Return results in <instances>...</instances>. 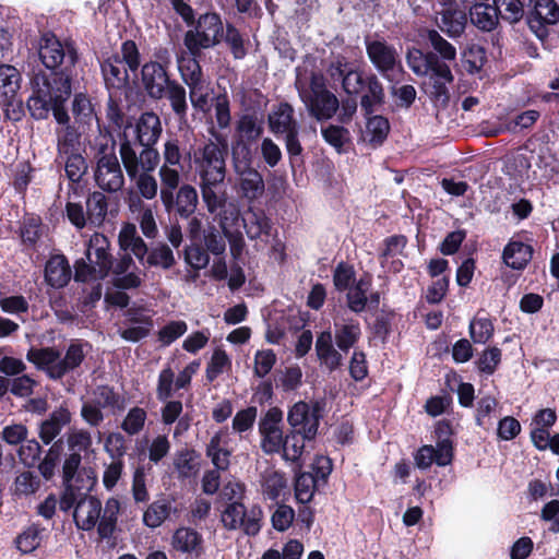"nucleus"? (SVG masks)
Instances as JSON below:
<instances>
[{
  "label": "nucleus",
  "mask_w": 559,
  "mask_h": 559,
  "mask_svg": "<svg viewBox=\"0 0 559 559\" xmlns=\"http://www.w3.org/2000/svg\"><path fill=\"white\" fill-rule=\"evenodd\" d=\"M71 94L70 80L67 76L55 74L47 78L37 74L33 80V92L27 99V108L34 119L43 120L52 112L59 124L70 121L66 103Z\"/></svg>",
  "instance_id": "nucleus-1"
},
{
  "label": "nucleus",
  "mask_w": 559,
  "mask_h": 559,
  "mask_svg": "<svg viewBox=\"0 0 559 559\" xmlns=\"http://www.w3.org/2000/svg\"><path fill=\"white\" fill-rule=\"evenodd\" d=\"M109 249L110 242L105 235L97 231L91 235L85 243V257L75 262V281L88 283L104 280L112 265Z\"/></svg>",
  "instance_id": "nucleus-2"
},
{
  "label": "nucleus",
  "mask_w": 559,
  "mask_h": 559,
  "mask_svg": "<svg viewBox=\"0 0 559 559\" xmlns=\"http://www.w3.org/2000/svg\"><path fill=\"white\" fill-rule=\"evenodd\" d=\"M233 168L241 192V195L253 201L264 193V180L262 175L251 166L250 148L238 142L233 147Z\"/></svg>",
  "instance_id": "nucleus-3"
},
{
  "label": "nucleus",
  "mask_w": 559,
  "mask_h": 559,
  "mask_svg": "<svg viewBox=\"0 0 559 559\" xmlns=\"http://www.w3.org/2000/svg\"><path fill=\"white\" fill-rule=\"evenodd\" d=\"M216 142H209L194 155V163L201 182L219 185L226 176L225 154L227 150L226 139L215 136Z\"/></svg>",
  "instance_id": "nucleus-4"
},
{
  "label": "nucleus",
  "mask_w": 559,
  "mask_h": 559,
  "mask_svg": "<svg viewBox=\"0 0 559 559\" xmlns=\"http://www.w3.org/2000/svg\"><path fill=\"white\" fill-rule=\"evenodd\" d=\"M299 96L310 116L318 121L331 119L340 107L337 97L326 90L321 74H312L310 87L300 90Z\"/></svg>",
  "instance_id": "nucleus-5"
},
{
  "label": "nucleus",
  "mask_w": 559,
  "mask_h": 559,
  "mask_svg": "<svg viewBox=\"0 0 559 559\" xmlns=\"http://www.w3.org/2000/svg\"><path fill=\"white\" fill-rule=\"evenodd\" d=\"M223 33L221 19L215 13L201 15L193 29L185 35V46L192 56H199L203 49L213 47L218 43Z\"/></svg>",
  "instance_id": "nucleus-6"
},
{
  "label": "nucleus",
  "mask_w": 559,
  "mask_h": 559,
  "mask_svg": "<svg viewBox=\"0 0 559 559\" xmlns=\"http://www.w3.org/2000/svg\"><path fill=\"white\" fill-rule=\"evenodd\" d=\"M108 142L109 139L107 136H102V156L97 159L94 177L100 189L116 192L122 188L124 178L114 147H111L110 152H107Z\"/></svg>",
  "instance_id": "nucleus-7"
},
{
  "label": "nucleus",
  "mask_w": 559,
  "mask_h": 559,
  "mask_svg": "<svg viewBox=\"0 0 559 559\" xmlns=\"http://www.w3.org/2000/svg\"><path fill=\"white\" fill-rule=\"evenodd\" d=\"M262 510L252 507L247 510L241 502L227 503L222 511L221 522L229 531L241 528L247 535H257L261 530Z\"/></svg>",
  "instance_id": "nucleus-8"
},
{
  "label": "nucleus",
  "mask_w": 559,
  "mask_h": 559,
  "mask_svg": "<svg viewBox=\"0 0 559 559\" xmlns=\"http://www.w3.org/2000/svg\"><path fill=\"white\" fill-rule=\"evenodd\" d=\"M119 153L130 179L154 171L159 163V154L156 150L144 147L138 154L128 140L121 142Z\"/></svg>",
  "instance_id": "nucleus-9"
},
{
  "label": "nucleus",
  "mask_w": 559,
  "mask_h": 559,
  "mask_svg": "<svg viewBox=\"0 0 559 559\" xmlns=\"http://www.w3.org/2000/svg\"><path fill=\"white\" fill-rule=\"evenodd\" d=\"M283 412L277 407L270 408L259 421L261 436L260 447L265 454L280 453L283 448L282 430Z\"/></svg>",
  "instance_id": "nucleus-10"
},
{
  "label": "nucleus",
  "mask_w": 559,
  "mask_h": 559,
  "mask_svg": "<svg viewBox=\"0 0 559 559\" xmlns=\"http://www.w3.org/2000/svg\"><path fill=\"white\" fill-rule=\"evenodd\" d=\"M320 413L321 407L318 402H297L289 409L287 420L292 428L305 438H314L321 417Z\"/></svg>",
  "instance_id": "nucleus-11"
},
{
  "label": "nucleus",
  "mask_w": 559,
  "mask_h": 559,
  "mask_svg": "<svg viewBox=\"0 0 559 559\" xmlns=\"http://www.w3.org/2000/svg\"><path fill=\"white\" fill-rule=\"evenodd\" d=\"M559 22V5L554 0H535L527 23L539 39L548 36L549 26Z\"/></svg>",
  "instance_id": "nucleus-12"
},
{
  "label": "nucleus",
  "mask_w": 559,
  "mask_h": 559,
  "mask_svg": "<svg viewBox=\"0 0 559 559\" xmlns=\"http://www.w3.org/2000/svg\"><path fill=\"white\" fill-rule=\"evenodd\" d=\"M466 10L459 0L442 4L437 12L438 27L450 37L460 36L466 26Z\"/></svg>",
  "instance_id": "nucleus-13"
},
{
  "label": "nucleus",
  "mask_w": 559,
  "mask_h": 559,
  "mask_svg": "<svg viewBox=\"0 0 559 559\" xmlns=\"http://www.w3.org/2000/svg\"><path fill=\"white\" fill-rule=\"evenodd\" d=\"M39 57L48 69H55L62 63L64 59L71 64L76 60L75 52L72 47L67 50L62 44L53 35H45L41 38L39 47Z\"/></svg>",
  "instance_id": "nucleus-14"
},
{
  "label": "nucleus",
  "mask_w": 559,
  "mask_h": 559,
  "mask_svg": "<svg viewBox=\"0 0 559 559\" xmlns=\"http://www.w3.org/2000/svg\"><path fill=\"white\" fill-rule=\"evenodd\" d=\"M141 80L150 97L159 99L170 83L166 70L155 61L146 62L141 70Z\"/></svg>",
  "instance_id": "nucleus-15"
},
{
  "label": "nucleus",
  "mask_w": 559,
  "mask_h": 559,
  "mask_svg": "<svg viewBox=\"0 0 559 559\" xmlns=\"http://www.w3.org/2000/svg\"><path fill=\"white\" fill-rule=\"evenodd\" d=\"M102 512V502L93 496H83L80 498L74 508V522L78 528L91 531L95 527Z\"/></svg>",
  "instance_id": "nucleus-16"
},
{
  "label": "nucleus",
  "mask_w": 559,
  "mask_h": 559,
  "mask_svg": "<svg viewBox=\"0 0 559 559\" xmlns=\"http://www.w3.org/2000/svg\"><path fill=\"white\" fill-rule=\"evenodd\" d=\"M335 342L340 350L348 352L359 340L361 330L359 323L346 316L345 312H338L334 317Z\"/></svg>",
  "instance_id": "nucleus-17"
},
{
  "label": "nucleus",
  "mask_w": 559,
  "mask_h": 559,
  "mask_svg": "<svg viewBox=\"0 0 559 559\" xmlns=\"http://www.w3.org/2000/svg\"><path fill=\"white\" fill-rule=\"evenodd\" d=\"M366 49L372 64L383 74L393 70L397 63L396 49L383 40H369L366 44Z\"/></svg>",
  "instance_id": "nucleus-18"
},
{
  "label": "nucleus",
  "mask_w": 559,
  "mask_h": 559,
  "mask_svg": "<svg viewBox=\"0 0 559 559\" xmlns=\"http://www.w3.org/2000/svg\"><path fill=\"white\" fill-rule=\"evenodd\" d=\"M135 264L130 254H123L111 265L114 285L121 289L138 288L142 284L140 273L135 272Z\"/></svg>",
  "instance_id": "nucleus-19"
},
{
  "label": "nucleus",
  "mask_w": 559,
  "mask_h": 559,
  "mask_svg": "<svg viewBox=\"0 0 559 559\" xmlns=\"http://www.w3.org/2000/svg\"><path fill=\"white\" fill-rule=\"evenodd\" d=\"M555 411L545 408L539 411L532 420L531 439L539 450H546L549 445V429L556 423Z\"/></svg>",
  "instance_id": "nucleus-20"
},
{
  "label": "nucleus",
  "mask_w": 559,
  "mask_h": 559,
  "mask_svg": "<svg viewBox=\"0 0 559 559\" xmlns=\"http://www.w3.org/2000/svg\"><path fill=\"white\" fill-rule=\"evenodd\" d=\"M228 443L229 432L227 430H219L213 435L207 444L206 454L217 471H226L229 466L231 451L228 448Z\"/></svg>",
  "instance_id": "nucleus-21"
},
{
  "label": "nucleus",
  "mask_w": 559,
  "mask_h": 559,
  "mask_svg": "<svg viewBox=\"0 0 559 559\" xmlns=\"http://www.w3.org/2000/svg\"><path fill=\"white\" fill-rule=\"evenodd\" d=\"M269 127L275 134H287L299 129L294 119V108L287 103L274 106L269 114Z\"/></svg>",
  "instance_id": "nucleus-22"
},
{
  "label": "nucleus",
  "mask_w": 559,
  "mask_h": 559,
  "mask_svg": "<svg viewBox=\"0 0 559 559\" xmlns=\"http://www.w3.org/2000/svg\"><path fill=\"white\" fill-rule=\"evenodd\" d=\"M71 413L67 407L60 406L55 409L49 417L39 426V438L45 444H49L58 437L67 425L71 423Z\"/></svg>",
  "instance_id": "nucleus-23"
},
{
  "label": "nucleus",
  "mask_w": 559,
  "mask_h": 559,
  "mask_svg": "<svg viewBox=\"0 0 559 559\" xmlns=\"http://www.w3.org/2000/svg\"><path fill=\"white\" fill-rule=\"evenodd\" d=\"M102 72L107 87L120 90L129 82L128 69L119 55H112L102 63Z\"/></svg>",
  "instance_id": "nucleus-24"
},
{
  "label": "nucleus",
  "mask_w": 559,
  "mask_h": 559,
  "mask_svg": "<svg viewBox=\"0 0 559 559\" xmlns=\"http://www.w3.org/2000/svg\"><path fill=\"white\" fill-rule=\"evenodd\" d=\"M453 453L449 452V447L441 445L439 448L433 445H423L415 454L416 466L420 469L429 468L433 463L439 466H447L451 464Z\"/></svg>",
  "instance_id": "nucleus-25"
},
{
  "label": "nucleus",
  "mask_w": 559,
  "mask_h": 559,
  "mask_svg": "<svg viewBox=\"0 0 559 559\" xmlns=\"http://www.w3.org/2000/svg\"><path fill=\"white\" fill-rule=\"evenodd\" d=\"M202 536L193 528L179 527L171 537V546L175 550L199 556L202 551Z\"/></svg>",
  "instance_id": "nucleus-26"
},
{
  "label": "nucleus",
  "mask_w": 559,
  "mask_h": 559,
  "mask_svg": "<svg viewBox=\"0 0 559 559\" xmlns=\"http://www.w3.org/2000/svg\"><path fill=\"white\" fill-rule=\"evenodd\" d=\"M316 353L321 364L329 370H335L342 365L343 357L333 346L331 331H324L319 334L316 341Z\"/></svg>",
  "instance_id": "nucleus-27"
},
{
  "label": "nucleus",
  "mask_w": 559,
  "mask_h": 559,
  "mask_svg": "<svg viewBox=\"0 0 559 559\" xmlns=\"http://www.w3.org/2000/svg\"><path fill=\"white\" fill-rule=\"evenodd\" d=\"M162 133V126L157 115L144 112L136 123V134L140 144L151 147L155 144Z\"/></svg>",
  "instance_id": "nucleus-28"
},
{
  "label": "nucleus",
  "mask_w": 559,
  "mask_h": 559,
  "mask_svg": "<svg viewBox=\"0 0 559 559\" xmlns=\"http://www.w3.org/2000/svg\"><path fill=\"white\" fill-rule=\"evenodd\" d=\"M26 358L28 361L43 369L52 379H60L61 376H55L52 372L55 369L61 368L60 366V354L53 348H32L28 350Z\"/></svg>",
  "instance_id": "nucleus-29"
},
{
  "label": "nucleus",
  "mask_w": 559,
  "mask_h": 559,
  "mask_svg": "<svg viewBox=\"0 0 559 559\" xmlns=\"http://www.w3.org/2000/svg\"><path fill=\"white\" fill-rule=\"evenodd\" d=\"M433 81V94L436 97L447 95L445 85L453 81L449 66L442 62L435 53H430L429 73Z\"/></svg>",
  "instance_id": "nucleus-30"
},
{
  "label": "nucleus",
  "mask_w": 559,
  "mask_h": 559,
  "mask_svg": "<svg viewBox=\"0 0 559 559\" xmlns=\"http://www.w3.org/2000/svg\"><path fill=\"white\" fill-rule=\"evenodd\" d=\"M118 240L121 249L130 250L141 261L147 253L146 243L138 235L134 224H124L119 231Z\"/></svg>",
  "instance_id": "nucleus-31"
},
{
  "label": "nucleus",
  "mask_w": 559,
  "mask_h": 559,
  "mask_svg": "<svg viewBox=\"0 0 559 559\" xmlns=\"http://www.w3.org/2000/svg\"><path fill=\"white\" fill-rule=\"evenodd\" d=\"M246 234L250 239H258L262 235L269 234L270 221L265 213L260 209L249 207L241 218Z\"/></svg>",
  "instance_id": "nucleus-32"
},
{
  "label": "nucleus",
  "mask_w": 559,
  "mask_h": 559,
  "mask_svg": "<svg viewBox=\"0 0 559 559\" xmlns=\"http://www.w3.org/2000/svg\"><path fill=\"white\" fill-rule=\"evenodd\" d=\"M47 283L56 288L63 287L70 280V267L63 255L50 258L45 267Z\"/></svg>",
  "instance_id": "nucleus-33"
},
{
  "label": "nucleus",
  "mask_w": 559,
  "mask_h": 559,
  "mask_svg": "<svg viewBox=\"0 0 559 559\" xmlns=\"http://www.w3.org/2000/svg\"><path fill=\"white\" fill-rule=\"evenodd\" d=\"M532 254L531 246L521 241H510L503 250V261L514 270H522L531 261Z\"/></svg>",
  "instance_id": "nucleus-34"
},
{
  "label": "nucleus",
  "mask_w": 559,
  "mask_h": 559,
  "mask_svg": "<svg viewBox=\"0 0 559 559\" xmlns=\"http://www.w3.org/2000/svg\"><path fill=\"white\" fill-rule=\"evenodd\" d=\"M471 22L479 29L485 32L492 31L499 20L496 4L476 3L469 10Z\"/></svg>",
  "instance_id": "nucleus-35"
},
{
  "label": "nucleus",
  "mask_w": 559,
  "mask_h": 559,
  "mask_svg": "<svg viewBox=\"0 0 559 559\" xmlns=\"http://www.w3.org/2000/svg\"><path fill=\"white\" fill-rule=\"evenodd\" d=\"M287 480L283 473L273 467L266 468L261 475L262 493L270 500L280 498L281 493L286 489Z\"/></svg>",
  "instance_id": "nucleus-36"
},
{
  "label": "nucleus",
  "mask_w": 559,
  "mask_h": 559,
  "mask_svg": "<svg viewBox=\"0 0 559 559\" xmlns=\"http://www.w3.org/2000/svg\"><path fill=\"white\" fill-rule=\"evenodd\" d=\"M21 87V74L16 68L9 64L0 66V102L17 96Z\"/></svg>",
  "instance_id": "nucleus-37"
},
{
  "label": "nucleus",
  "mask_w": 559,
  "mask_h": 559,
  "mask_svg": "<svg viewBox=\"0 0 559 559\" xmlns=\"http://www.w3.org/2000/svg\"><path fill=\"white\" fill-rule=\"evenodd\" d=\"M131 325L120 330V336L128 342H139L145 338L153 329V320L148 316L136 317L129 312Z\"/></svg>",
  "instance_id": "nucleus-38"
},
{
  "label": "nucleus",
  "mask_w": 559,
  "mask_h": 559,
  "mask_svg": "<svg viewBox=\"0 0 559 559\" xmlns=\"http://www.w3.org/2000/svg\"><path fill=\"white\" fill-rule=\"evenodd\" d=\"M370 284V277H361L348 289L347 306L350 311L359 313L365 310Z\"/></svg>",
  "instance_id": "nucleus-39"
},
{
  "label": "nucleus",
  "mask_w": 559,
  "mask_h": 559,
  "mask_svg": "<svg viewBox=\"0 0 559 559\" xmlns=\"http://www.w3.org/2000/svg\"><path fill=\"white\" fill-rule=\"evenodd\" d=\"M107 199L102 192H93L86 201L87 223L94 227H99L107 215Z\"/></svg>",
  "instance_id": "nucleus-40"
},
{
  "label": "nucleus",
  "mask_w": 559,
  "mask_h": 559,
  "mask_svg": "<svg viewBox=\"0 0 559 559\" xmlns=\"http://www.w3.org/2000/svg\"><path fill=\"white\" fill-rule=\"evenodd\" d=\"M311 439L312 438H305L300 432L293 429L285 436L280 453H282L284 460L297 462L304 453L305 441Z\"/></svg>",
  "instance_id": "nucleus-41"
},
{
  "label": "nucleus",
  "mask_w": 559,
  "mask_h": 559,
  "mask_svg": "<svg viewBox=\"0 0 559 559\" xmlns=\"http://www.w3.org/2000/svg\"><path fill=\"white\" fill-rule=\"evenodd\" d=\"M119 509L120 502L117 499L110 498L106 501L103 516L97 526L98 534L102 538H108L112 535Z\"/></svg>",
  "instance_id": "nucleus-42"
},
{
  "label": "nucleus",
  "mask_w": 559,
  "mask_h": 559,
  "mask_svg": "<svg viewBox=\"0 0 559 559\" xmlns=\"http://www.w3.org/2000/svg\"><path fill=\"white\" fill-rule=\"evenodd\" d=\"M189 87V97L193 108L207 112L211 108L212 100V88L210 83L204 80L194 84H191Z\"/></svg>",
  "instance_id": "nucleus-43"
},
{
  "label": "nucleus",
  "mask_w": 559,
  "mask_h": 559,
  "mask_svg": "<svg viewBox=\"0 0 559 559\" xmlns=\"http://www.w3.org/2000/svg\"><path fill=\"white\" fill-rule=\"evenodd\" d=\"M45 530L38 525H31L25 528L15 540L17 549L23 554H29L37 549L44 538Z\"/></svg>",
  "instance_id": "nucleus-44"
},
{
  "label": "nucleus",
  "mask_w": 559,
  "mask_h": 559,
  "mask_svg": "<svg viewBox=\"0 0 559 559\" xmlns=\"http://www.w3.org/2000/svg\"><path fill=\"white\" fill-rule=\"evenodd\" d=\"M171 512V503L166 500H157L148 506L143 514V522L151 528L160 526Z\"/></svg>",
  "instance_id": "nucleus-45"
},
{
  "label": "nucleus",
  "mask_w": 559,
  "mask_h": 559,
  "mask_svg": "<svg viewBox=\"0 0 559 559\" xmlns=\"http://www.w3.org/2000/svg\"><path fill=\"white\" fill-rule=\"evenodd\" d=\"M72 112L75 118V123L82 127L90 126L97 119L90 98L82 93L74 96Z\"/></svg>",
  "instance_id": "nucleus-46"
},
{
  "label": "nucleus",
  "mask_w": 559,
  "mask_h": 559,
  "mask_svg": "<svg viewBox=\"0 0 559 559\" xmlns=\"http://www.w3.org/2000/svg\"><path fill=\"white\" fill-rule=\"evenodd\" d=\"M240 209L236 201H229L219 212V226L224 236H231L239 230Z\"/></svg>",
  "instance_id": "nucleus-47"
},
{
  "label": "nucleus",
  "mask_w": 559,
  "mask_h": 559,
  "mask_svg": "<svg viewBox=\"0 0 559 559\" xmlns=\"http://www.w3.org/2000/svg\"><path fill=\"white\" fill-rule=\"evenodd\" d=\"M390 130L389 121L382 116L370 117L367 121L365 140L373 145H380Z\"/></svg>",
  "instance_id": "nucleus-48"
},
{
  "label": "nucleus",
  "mask_w": 559,
  "mask_h": 559,
  "mask_svg": "<svg viewBox=\"0 0 559 559\" xmlns=\"http://www.w3.org/2000/svg\"><path fill=\"white\" fill-rule=\"evenodd\" d=\"M145 263L148 266L162 267L168 270L176 263L173 250L165 243H158L147 253Z\"/></svg>",
  "instance_id": "nucleus-49"
},
{
  "label": "nucleus",
  "mask_w": 559,
  "mask_h": 559,
  "mask_svg": "<svg viewBox=\"0 0 559 559\" xmlns=\"http://www.w3.org/2000/svg\"><path fill=\"white\" fill-rule=\"evenodd\" d=\"M174 464L179 476L185 478L195 476L200 469L199 456L192 450L181 451L175 459Z\"/></svg>",
  "instance_id": "nucleus-50"
},
{
  "label": "nucleus",
  "mask_w": 559,
  "mask_h": 559,
  "mask_svg": "<svg viewBox=\"0 0 559 559\" xmlns=\"http://www.w3.org/2000/svg\"><path fill=\"white\" fill-rule=\"evenodd\" d=\"M198 204V193L197 190L189 186H182L176 197V209L180 216L188 217L191 215Z\"/></svg>",
  "instance_id": "nucleus-51"
},
{
  "label": "nucleus",
  "mask_w": 559,
  "mask_h": 559,
  "mask_svg": "<svg viewBox=\"0 0 559 559\" xmlns=\"http://www.w3.org/2000/svg\"><path fill=\"white\" fill-rule=\"evenodd\" d=\"M321 135L324 141L334 147L338 153H341L344 145L350 141L349 130L337 124H329L326 127H322Z\"/></svg>",
  "instance_id": "nucleus-52"
},
{
  "label": "nucleus",
  "mask_w": 559,
  "mask_h": 559,
  "mask_svg": "<svg viewBox=\"0 0 559 559\" xmlns=\"http://www.w3.org/2000/svg\"><path fill=\"white\" fill-rule=\"evenodd\" d=\"M85 357L83 347L81 344L73 343L71 344L63 358H60L61 368L55 369L52 372L55 376L63 377L69 371L75 369L81 365Z\"/></svg>",
  "instance_id": "nucleus-53"
},
{
  "label": "nucleus",
  "mask_w": 559,
  "mask_h": 559,
  "mask_svg": "<svg viewBox=\"0 0 559 559\" xmlns=\"http://www.w3.org/2000/svg\"><path fill=\"white\" fill-rule=\"evenodd\" d=\"M195 57L188 58L182 56L178 58V69L187 86L205 80Z\"/></svg>",
  "instance_id": "nucleus-54"
},
{
  "label": "nucleus",
  "mask_w": 559,
  "mask_h": 559,
  "mask_svg": "<svg viewBox=\"0 0 559 559\" xmlns=\"http://www.w3.org/2000/svg\"><path fill=\"white\" fill-rule=\"evenodd\" d=\"M217 186L218 185H210L207 182L200 183L202 199L210 213L222 210L229 202L225 192H217L215 190Z\"/></svg>",
  "instance_id": "nucleus-55"
},
{
  "label": "nucleus",
  "mask_w": 559,
  "mask_h": 559,
  "mask_svg": "<svg viewBox=\"0 0 559 559\" xmlns=\"http://www.w3.org/2000/svg\"><path fill=\"white\" fill-rule=\"evenodd\" d=\"M67 444L71 452H86L92 447V435L82 428H71L67 432Z\"/></svg>",
  "instance_id": "nucleus-56"
},
{
  "label": "nucleus",
  "mask_w": 559,
  "mask_h": 559,
  "mask_svg": "<svg viewBox=\"0 0 559 559\" xmlns=\"http://www.w3.org/2000/svg\"><path fill=\"white\" fill-rule=\"evenodd\" d=\"M231 360L227 353L222 348H216L211 357L206 367V379L214 381L219 374L229 369Z\"/></svg>",
  "instance_id": "nucleus-57"
},
{
  "label": "nucleus",
  "mask_w": 559,
  "mask_h": 559,
  "mask_svg": "<svg viewBox=\"0 0 559 559\" xmlns=\"http://www.w3.org/2000/svg\"><path fill=\"white\" fill-rule=\"evenodd\" d=\"M165 93L170 102L173 110L179 117H185L187 114V97L186 90L177 82H171L167 85Z\"/></svg>",
  "instance_id": "nucleus-58"
},
{
  "label": "nucleus",
  "mask_w": 559,
  "mask_h": 559,
  "mask_svg": "<svg viewBox=\"0 0 559 559\" xmlns=\"http://www.w3.org/2000/svg\"><path fill=\"white\" fill-rule=\"evenodd\" d=\"M469 334L474 343L485 344L493 334V325L487 318H475L469 323Z\"/></svg>",
  "instance_id": "nucleus-59"
},
{
  "label": "nucleus",
  "mask_w": 559,
  "mask_h": 559,
  "mask_svg": "<svg viewBox=\"0 0 559 559\" xmlns=\"http://www.w3.org/2000/svg\"><path fill=\"white\" fill-rule=\"evenodd\" d=\"M200 243L192 242L185 250V261L195 271L202 270L210 263V255Z\"/></svg>",
  "instance_id": "nucleus-60"
},
{
  "label": "nucleus",
  "mask_w": 559,
  "mask_h": 559,
  "mask_svg": "<svg viewBox=\"0 0 559 559\" xmlns=\"http://www.w3.org/2000/svg\"><path fill=\"white\" fill-rule=\"evenodd\" d=\"M146 412L141 407H132L124 417L121 429L130 436L139 433L145 424Z\"/></svg>",
  "instance_id": "nucleus-61"
},
{
  "label": "nucleus",
  "mask_w": 559,
  "mask_h": 559,
  "mask_svg": "<svg viewBox=\"0 0 559 559\" xmlns=\"http://www.w3.org/2000/svg\"><path fill=\"white\" fill-rule=\"evenodd\" d=\"M497 406L498 401L492 396L488 395L479 400L476 420L480 427L488 429L492 426L493 423L491 414L496 412Z\"/></svg>",
  "instance_id": "nucleus-62"
},
{
  "label": "nucleus",
  "mask_w": 559,
  "mask_h": 559,
  "mask_svg": "<svg viewBox=\"0 0 559 559\" xmlns=\"http://www.w3.org/2000/svg\"><path fill=\"white\" fill-rule=\"evenodd\" d=\"M40 486V479L31 472H23L14 480V495L29 496L35 493Z\"/></svg>",
  "instance_id": "nucleus-63"
},
{
  "label": "nucleus",
  "mask_w": 559,
  "mask_h": 559,
  "mask_svg": "<svg viewBox=\"0 0 559 559\" xmlns=\"http://www.w3.org/2000/svg\"><path fill=\"white\" fill-rule=\"evenodd\" d=\"M498 12L503 20L510 23L519 22L524 13L520 0H493Z\"/></svg>",
  "instance_id": "nucleus-64"
}]
</instances>
